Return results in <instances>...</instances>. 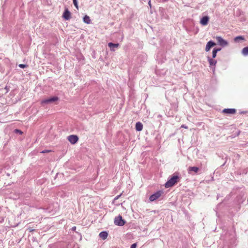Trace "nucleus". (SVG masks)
<instances>
[{
  "instance_id": "nucleus-1",
  "label": "nucleus",
  "mask_w": 248,
  "mask_h": 248,
  "mask_svg": "<svg viewBox=\"0 0 248 248\" xmlns=\"http://www.w3.org/2000/svg\"><path fill=\"white\" fill-rule=\"evenodd\" d=\"M179 177L177 175H174L170 179H169L167 182L165 184V186L166 188H169L174 186L176 183L178 182V180Z\"/></svg>"
},
{
  "instance_id": "nucleus-2",
  "label": "nucleus",
  "mask_w": 248,
  "mask_h": 248,
  "mask_svg": "<svg viewBox=\"0 0 248 248\" xmlns=\"http://www.w3.org/2000/svg\"><path fill=\"white\" fill-rule=\"evenodd\" d=\"M125 221L123 219L121 215L115 217L114 219V224L116 225L123 226L125 224Z\"/></svg>"
},
{
  "instance_id": "nucleus-3",
  "label": "nucleus",
  "mask_w": 248,
  "mask_h": 248,
  "mask_svg": "<svg viewBox=\"0 0 248 248\" xmlns=\"http://www.w3.org/2000/svg\"><path fill=\"white\" fill-rule=\"evenodd\" d=\"M59 98L57 96H53L49 98L44 99L41 101L42 104H51L57 100Z\"/></svg>"
},
{
  "instance_id": "nucleus-4",
  "label": "nucleus",
  "mask_w": 248,
  "mask_h": 248,
  "mask_svg": "<svg viewBox=\"0 0 248 248\" xmlns=\"http://www.w3.org/2000/svg\"><path fill=\"white\" fill-rule=\"evenodd\" d=\"M216 39L218 44L223 47L227 46L228 44L227 41L223 39L221 36H216Z\"/></svg>"
},
{
  "instance_id": "nucleus-5",
  "label": "nucleus",
  "mask_w": 248,
  "mask_h": 248,
  "mask_svg": "<svg viewBox=\"0 0 248 248\" xmlns=\"http://www.w3.org/2000/svg\"><path fill=\"white\" fill-rule=\"evenodd\" d=\"M162 193V192L161 191H158L154 194H152L149 198L150 201L153 202L157 199L160 197Z\"/></svg>"
},
{
  "instance_id": "nucleus-6",
  "label": "nucleus",
  "mask_w": 248,
  "mask_h": 248,
  "mask_svg": "<svg viewBox=\"0 0 248 248\" xmlns=\"http://www.w3.org/2000/svg\"><path fill=\"white\" fill-rule=\"evenodd\" d=\"M68 141L72 144H75L78 140L77 135H72L68 137Z\"/></svg>"
},
{
  "instance_id": "nucleus-7",
  "label": "nucleus",
  "mask_w": 248,
  "mask_h": 248,
  "mask_svg": "<svg viewBox=\"0 0 248 248\" xmlns=\"http://www.w3.org/2000/svg\"><path fill=\"white\" fill-rule=\"evenodd\" d=\"M209 21V17L208 16H203L200 20V23L203 25L205 26L207 25Z\"/></svg>"
},
{
  "instance_id": "nucleus-8",
  "label": "nucleus",
  "mask_w": 248,
  "mask_h": 248,
  "mask_svg": "<svg viewBox=\"0 0 248 248\" xmlns=\"http://www.w3.org/2000/svg\"><path fill=\"white\" fill-rule=\"evenodd\" d=\"M70 16L71 13L67 9H65L62 15L63 18L65 20H68L70 18Z\"/></svg>"
},
{
  "instance_id": "nucleus-9",
  "label": "nucleus",
  "mask_w": 248,
  "mask_h": 248,
  "mask_svg": "<svg viewBox=\"0 0 248 248\" xmlns=\"http://www.w3.org/2000/svg\"><path fill=\"white\" fill-rule=\"evenodd\" d=\"M216 43L212 41H210L207 42L206 47H205V51H209L211 48L216 45Z\"/></svg>"
},
{
  "instance_id": "nucleus-10",
  "label": "nucleus",
  "mask_w": 248,
  "mask_h": 248,
  "mask_svg": "<svg viewBox=\"0 0 248 248\" xmlns=\"http://www.w3.org/2000/svg\"><path fill=\"white\" fill-rule=\"evenodd\" d=\"M119 44L118 43L114 44L111 42H110L108 44V46L110 48L111 51H115V48L118 47Z\"/></svg>"
},
{
  "instance_id": "nucleus-11",
  "label": "nucleus",
  "mask_w": 248,
  "mask_h": 248,
  "mask_svg": "<svg viewBox=\"0 0 248 248\" xmlns=\"http://www.w3.org/2000/svg\"><path fill=\"white\" fill-rule=\"evenodd\" d=\"M199 170V168L197 167H189L187 171L189 173H191L192 171L194 173H197Z\"/></svg>"
},
{
  "instance_id": "nucleus-12",
  "label": "nucleus",
  "mask_w": 248,
  "mask_h": 248,
  "mask_svg": "<svg viewBox=\"0 0 248 248\" xmlns=\"http://www.w3.org/2000/svg\"><path fill=\"white\" fill-rule=\"evenodd\" d=\"M223 112L227 114H234L236 110L234 108H225L223 110Z\"/></svg>"
},
{
  "instance_id": "nucleus-13",
  "label": "nucleus",
  "mask_w": 248,
  "mask_h": 248,
  "mask_svg": "<svg viewBox=\"0 0 248 248\" xmlns=\"http://www.w3.org/2000/svg\"><path fill=\"white\" fill-rule=\"evenodd\" d=\"M135 128H136V130L137 131H140L142 130V129L143 128V124H142L141 123H140V122H137L136 124Z\"/></svg>"
},
{
  "instance_id": "nucleus-14",
  "label": "nucleus",
  "mask_w": 248,
  "mask_h": 248,
  "mask_svg": "<svg viewBox=\"0 0 248 248\" xmlns=\"http://www.w3.org/2000/svg\"><path fill=\"white\" fill-rule=\"evenodd\" d=\"M108 234L107 232L105 231L101 232L99 234V237L103 240L106 239L108 236Z\"/></svg>"
},
{
  "instance_id": "nucleus-15",
  "label": "nucleus",
  "mask_w": 248,
  "mask_h": 248,
  "mask_svg": "<svg viewBox=\"0 0 248 248\" xmlns=\"http://www.w3.org/2000/svg\"><path fill=\"white\" fill-rule=\"evenodd\" d=\"M221 50V48H214L212 51V57L213 58H215L217 56V52Z\"/></svg>"
},
{
  "instance_id": "nucleus-16",
  "label": "nucleus",
  "mask_w": 248,
  "mask_h": 248,
  "mask_svg": "<svg viewBox=\"0 0 248 248\" xmlns=\"http://www.w3.org/2000/svg\"><path fill=\"white\" fill-rule=\"evenodd\" d=\"M83 20L84 22L86 24H89L91 23V20H90V17L89 16H88L87 15H86L84 16Z\"/></svg>"
},
{
  "instance_id": "nucleus-17",
  "label": "nucleus",
  "mask_w": 248,
  "mask_h": 248,
  "mask_svg": "<svg viewBox=\"0 0 248 248\" xmlns=\"http://www.w3.org/2000/svg\"><path fill=\"white\" fill-rule=\"evenodd\" d=\"M208 60L210 65H215L217 63V61L216 60H213L209 57H208Z\"/></svg>"
},
{
  "instance_id": "nucleus-18",
  "label": "nucleus",
  "mask_w": 248,
  "mask_h": 248,
  "mask_svg": "<svg viewBox=\"0 0 248 248\" xmlns=\"http://www.w3.org/2000/svg\"><path fill=\"white\" fill-rule=\"evenodd\" d=\"M242 53L244 56H248V46L244 47L242 50Z\"/></svg>"
},
{
  "instance_id": "nucleus-19",
  "label": "nucleus",
  "mask_w": 248,
  "mask_h": 248,
  "mask_svg": "<svg viewBox=\"0 0 248 248\" xmlns=\"http://www.w3.org/2000/svg\"><path fill=\"white\" fill-rule=\"evenodd\" d=\"M244 38L242 36H238L234 38V40L235 42H239L241 40H244Z\"/></svg>"
},
{
  "instance_id": "nucleus-20",
  "label": "nucleus",
  "mask_w": 248,
  "mask_h": 248,
  "mask_svg": "<svg viewBox=\"0 0 248 248\" xmlns=\"http://www.w3.org/2000/svg\"><path fill=\"white\" fill-rule=\"evenodd\" d=\"M73 4L75 5V6L78 9V1L77 0H73Z\"/></svg>"
},
{
  "instance_id": "nucleus-21",
  "label": "nucleus",
  "mask_w": 248,
  "mask_h": 248,
  "mask_svg": "<svg viewBox=\"0 0 248 248\" xmlns=\"http://www.w3.org/2000/svg\"><path fill=\"white\" fill-rule=\"evenodd\" d=\"M19 67L21 68H26L27 67H28V65H26V64H19Z\"/></svg>"
},
{
  "instance_id": "nucleus-22",
  "label": "nucleus",
  "mask_w": 248,
  "mask_h": 248,
  "mask_svg": "<svg viewBox=\"0 0 248 248\" xmlns=\"http://www.w3.org/2000/svg\"><path fill=\"white\" fill-rule=\"evenodd\" d=\"M15 132L16 133H19L20 134H22L23 133V132L20 130L19 129H16Z\"/></svg>"
},
{
  "instance_id": "nucleus-23",
  "label": "nucleus",
  "mask_w": 248,
  "mask_h": 248,
  "mask_svg": "<svg viewBox=\"0 0 248 248\" xmlns=\"http://www.w3.org/2000/svg\"><path fill=\"white\" fill-rule=\"evenodd\" d=\"M49 152H50V150H45L41 151L40 153H48Z\"/></svg>"
},
{
  "instance_id": "nucleus-24",
  "label": "nucleus",
  "mask_w": 248,
  "mask_h": 248,
  "mask_svg": "<svg viewBox=\"0 0 248 248\" xmlns=\"http://www.w3.org/2000/svg\"><path fill=\"white\" fill-rule=\"evenodd\" d=\"M137 247V244L136 243H134L133 244L131 247H130V248H136Z\"/></svg>"
},
{
  "instance_id": "nucleus-25",
  "label": "nucleus",
  "mask_w": 248,
  "mask_h": 248,
  "mask_svg": "<svg viewBox=\"0 0 248 248\" xmlns=\"http://www.w3.org/2000/svg\"><path fill=\"white\" fill-rule=\"evenodd\" d=\"M72 231H75L76 230V226H74L71 229Z\"/></svg>"
},
{
  "instance_id": "nucleus-26",
  "label": "nucleus",
  "mask_w": 248,
  "mask_h": 248,
  "mask_svg": "<svg viewBox=\"0 0 248 248\" xmlns=\"http://www.w3.org/2000/svg\"><path fill=\"white\" fill-rule=\"evenodd\" d=\"M121 194H120V195H119L117 196V197H116L115 198V200L118 199L121 197Z\"/></svg>"
},
{
  "instance_id": "nucleus-27",
  "label": "nucleus",
  "mask_w": 248,
  "mask_h": 248,
  "mask_svg": "<svg viewBox=\"0 0 248 248\" xmlns=\"http://www.w3.org/2000/svg\"><path fill=\"white\" fill-rule=\"evenodd\" d=\"M181 127H184V128H187V126H186V125H184V124H183V125H182Z\"/></svg>"
},
{
  "instance_id": "nucleus-28",
  "label": "nucleus",
  "mask_w": 248,
  "mask_h": 248,
  "mask_svg": "<svg viewBox=\"0 0 248 248\" xmlns=\"http://www.w3.org/2000/svg\"><path fill=\"white\" fill-rule=\"evenodd\" d=\"M148 4L150 5V6L151 7V1H149Z\"/></svg>"
}]
</instances>
